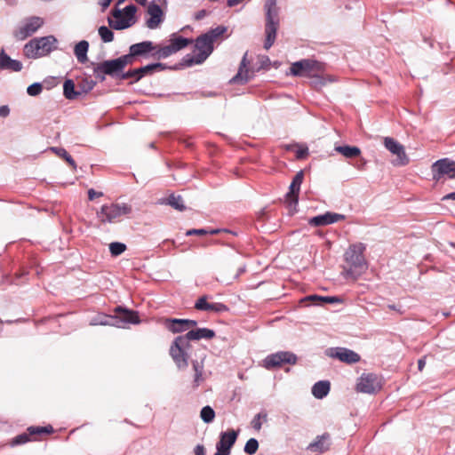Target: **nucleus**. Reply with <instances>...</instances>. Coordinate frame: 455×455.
Listing matches in <instances>:
<instances>
[{
  "instance_id": "5",
  "label": "nucleus",
  "mask_w": 455,
  "mask_h": 455,
  "mask_svg": "<svg viewBox=\"0 0 455 455\" xmlns=\"http://www.w3.org/2000/svg\"><path fill=\"white\" fill-rule=\"evenodd\" d=\"M264 7L266 11V40L264 43V48L268 50L275 43L276 32L279 27L276 0H267Z\"/></svg>"
},
{
  "instance_id": "49",
  "label": "nucleus",
  "mask_w": 455,
  "mask_h": 455,
  "mask_svg": "<svg viewBox=\"0 0 455 455\" xmlns=\"http://www.w3.org/2000/svg\"><path fill=\"white\" fill-rule=\"evenodd\" d=\"M247 79H248L247 77H243V70H242V68H241L239 72L237 73V75L231 79V82H233V83H236V82H239V81L246 82Z\"/></svg>"
},
{
  "instance_id": "10",
  "label": "nucleus",
  "mask_w": 455,
  "mask_h": 455,
  "mask_svg": "<svg viewBox=\"0 0 455 455\" xmlns=\"http://www.w3.org/2000/svg\"><path fill=\"white\" fill-rule=\"evenodd\" d=\"M136 11L137 8L133 4L127 5L123 11H115L113 18L109 20L110 27L116 30L130 28L135 23Z\"/></svg>"
},
{
  "instance_id": "44",
  "label": "nucleus",
  "mask_w": 455,
  "mask_h": 455,
  "mask_svg": "<svg viewBox=\"0 0 455 455\" xmlns=\"http://www.w3.org/2000/svg\"><path fill=\"white\" fill-rule=\"evenodd\" d=\"M301 301H310L314 305H320L321 304V296L319 295H309L305 297Z\"/></svg>"
},
{
  "instance_id": "27",
  "label": "nucleus",
  "mask_w": 455,
  "mask_h": 455,
  "mask_svg": "<svg viewBox=\"0 0 455 455\" xmlns=\"http://www.w3.org/2000/svg\"><path fill=\"white\" fill-rule=\"evenodd\" d=\"M22 68L20 61L12 60L4 50L0 52V69H10L12 71H20Z\"/></svg>"
},
{
  "instance_id": "59",
  "label": "nucleus",
  "mask_w": 455,
  "mask_h": 455,
  "mask_svg": "<svg viewBox=\"0 0 455 455\" xmlns=\"http://www.w3.org/2000/svg\"><path fill=\"white\" fill-rule=\"evenodd\" d=\"M244 61H245V56H244V57H243V62H242V64H243V63H244Z\"/></svg>"
},
{
  "instance_id": "30",
  "label": "nucleus",
  "mask_w": 455,
  "mask_h": 455,
  "mask_svg": "<svg viewBox=\"0 0 455 455\" xmlns=\"http://www.w3.org/2000/svg\"><path fill=\"white\" fill-rule=\"evenodd\" d=\"M89 49V43L85 40L80 41L76 44L74 53L80 63L87 61V52Z\"/></svg>"
},
{
  "instance_id": "25",
  "label": "nucleus",
  "mask_w": 455,
  "mask_h": 455,
  "mask_svg": "<svg viewBox=\"0 0 455 455\" xmlns=\"http://www.w3.org/2000/svg\"><path fill=\"white\" fill-rule=\"evenodd\" d=\"M195 307L197 310L217 312V313L225 312L228 309V307L226 305H224L223 303H210V302H208L206 296L200 297L196 300V302L195 304Z\"/></svg>"
},
{
  "instance_id": "2",
  "label": "nucleus",
  "mask_w": 455,
  "mask_h": 455,
  "mask_svg": "<svg viewBox=\"0 0 455 455\" xmlns=\"http://www.w3.org/2000/svg\"><path fill=\"white\" fill-rule=\"evenodd\" d=\"M227 31L224 26H218L196 38L194 55H187L185 62L188 66L203 63L213 51L214 42Z\"/></svg>"
},
{
  "instance_id": "54",
  "label": "nucleus",
  "mask_w": 455,
  "mask_h": 455,
  "mask_svg": "<svg viewBox=\"0 0 455 455\" xmlns=\"http://www.w3.org/2000/svg\"><path fill=\"white\" fill-rule=\"evenodd\" d=\"M111 2H112V0H100V4L103 8H107L110 4Z\"/></svg>"
},
{
  "instance_id": "7",
  "label": "nucleus",
  "mask_w": 455,
  "mask_h": 455,
  "mask_svg": "<svg viewBox=\"0 0 455 455\" xmlns=\"http://www.w3.org/2000/svg\"><path fill=\"white\" fill-rule=\"evenodd\" d=\"M132 212V206L127 204H104L97 212V217L102 223H112L119 220L123 216Z\"/></svg>"
},
{
  "instance_id": "36",
  "label": "nucleus",
  "mask_w": 455,
  "mask_h": 455,
  "mask_svg": "<svg viewBox=\"0 0 455 455\" xmlns=\"http://www.w3.org/2000/svg\"><path fill=\"white\" fill-rule=\"evenodd\" d=\"M200 417L204 422L211 423L215 418V412L211 406L207 405L201 410Z\"/></svg>"
},
{
  "instance_id": "17",
  "label": "nucleus",
  "mask_w": 455,
  "mask_h": 455,
  "mask_svg": "<svg viewBox=\"0 0 455 455\" xmlns=\"http://www.w3.org/2000/svg\"><path fill=\"white\" fill-rule=\"evenodd\" d=\"M326 355L349 364L358 363L361 358L357 353L346 347L330 348L326 351Z\"/></svg>"
},
{
  "instance_id": "21",
  "label": "nucleus",
  "mask_w": 455,
  "mask_h": 455,
  "mask_svg": "<svg viewBox=\"0 0 455 455\" xmlns=\"http://www.w3.org/2000/svg\"><path fill=\"white\" fill-rule=\"evenodd\" d=\"M345 220V215L336 213V212H327L324 214L317 215L313 218H311L308 220V223L311 226L315 227H320V226H326L332 223H336L341 220Z\"/></svg>"
},
{
  "instance_id": "50",
  "label": "nucleus",
  "mask_w": 455,
  "mask_h": 455,
  "mask_svg": "<svg viewBox=\"0 0 455 455\" xmlns=\"http://www.w3.org/2000/svg\"><path fill=\"white\" fill-rule=\"evenodd\" d=\"M194 452H195V455H205V450H204V445L197 444L195 448Z\"/></svg>"
},
{
  "instance_id": "47",
  "label": "nucleus",
  "mask_w": 455,
  "mask_h": 455,
  "mask_svg": "<svg viewBox=\"0 0 455 455\" xmlns=\"http://www.w3.org/2000/svg\"><path fill=\"white\" fill-rule=\"evenodd\" d=\"M180 323H184L185 326H186V330L187 331H190L191 328L195 327L197 325V322L195 321V320H188V319H183V322H181Z\"/></svg>"
},
{
  "instance_id": "9",
  "label": "nucleus",
  "mask_w": 455,
  "mask_h": 455,
  "mask_svg": "<svg viewBox=\"0 0 455 455\" xmlns=\"http://www.w3.org/2000/svg\"><path fill=\"white\" fill-rule=\"evenodd\" d=\"M128 64L129 57L124 55L117 59L106 60L98 64L94 68L93 73L97 78L100 81H104L106 75L113 76L114 74L122 71Z\"/></svg>"
},
{
  "instance_id": "22",
  "label": "nucleus",
  "mask_w": 455,
  "mask_h": 455,
  "mask_svg": "<svg viewBox=\"0 0 455 455\" xmlns=\"http://www.w3.org/2000/svg\"><path fill=\"white\" fill-rule=\"evenodd\" d=\"M238 433L235 430H228L220 434V441L216 444V449L230 454L231 448L237 439Z\"/></svg>"
},
{
  "instance_id": "40",
  "label": "nucleus",
  "mask_w": 455,
  "mask_h": 455,
  "mask_svg": "<svg viewBox=\"0 0 455 455\" xmlns=\"http://www.w3.org/2000/svg\"><path fill=\"white\" fill-rule=\"evenodd\" d=\"M99 34L102 41L105 43L112 42L114 39V33L105 26H101L99 28Z\"/></svg>"
},
{
  "instance_id": "28",
  "label": "nucleus",
  "mask_w": 455,
  "mask_h": 455,
  "mask_svg": "<svg viewBox=\"0 0 455 455\" xmlns=\"http://www.w3.org/2000/svg\"><path fill=\"white\" fill-rule=\"evenodd\" d=\"M310 79L311 85L316 90H320L328 83L335 81L331 76L325 74V69L318 72V74L316 73L315 76H313Z\"/></svg>"
},
{
  "instance_id": "1",
  "label": "nucleus",
  "mask_w": 455,
  "mask_h": 455,
  "mask_svg": "<svg viewBox=\"0 0 455 455\" xmlns=\"http://www.w3.org/2000/svg\"><path fill=\"white\" fill-rule=\"evenodd\" d=\"M214 336L215 332L207 328L190 330L186 335L178 336L170 347V355L177 367L180 370H184L188 366L190 340L209 339Z\"/></svg>"
},
{
  "instance_id": "31",
  "label": "nucleus",
  "mask_w": 455,
  "mask_h": 455,
  "mask_svg": "<svg viewBox=\"0 0 455 455\" xmlns=\"http://www.w3.org/2000/svg\"><path fill=\"white\" fill-rule=\"evenodd\" d=\"M181 322H183V319H177V318L169 319V318H167V319L164 320V324L172 333H179V332H183V331H187L185 324L180 323Z\"/></svg>"
},
{
  "instance_id": "6",
  "label": "nucleus",
  "mask_w": 455,
  "mask_h": 455,
  "mask_svg": "<svg viewBox=\"0 0 455 455\" xmlns=\"http://www.w3.org/2000/svg\"><path fill=\"white\" fill-rule=\"evenodd\" d=\"M57 39L53 36L34 38L24 46V54L28 58L36 59L45 56L56 49Z\"/></svg>"
},
{
  "instance_id": "26",
  "label": "nucleus",
  "mask_w": 455,
  "mask_h": 455,
  "mask_svg": "<svg viewBox=\"0 0 455 455\" xmlns=\"http://www.w3.org/2000/svg\"><path fill=\"white\" fill-rule=\"evenodd\" d=\"M205 358V355L203 354L199 356V359L192 360V366L194 370V379H193V387L196 388L198 387L204 381V361Z\"/></svg>"
},
{
  "instance_id": "60",
  "label": "nucleus",
  "mask_w": 455,
  "mask_h": 455,
  "mask_svg": "<svg viewBox=\"0 0 455 455\" xmlns=\"http://www.w3.org/2000/svg\"><path fill=\"white\" fill-rule=\"evenodd\" d=\"M302 155H303V152H300V153L299 154V157H301V156H302Z\"/></svg>"
},
{
  "instance_id": "11",
  "label": "nucleus",
  "mask_w": 455,
  "mask_h": 455,
  "mask_svg": "<svg viewBox=\"0 0 455 455\" xmlns=\"http://www.w3.org/2000/svg\"><path fill=\"white\" fill-rule=\"evenodd\" d=\"M169 43L170 44L168 45L159 47L157 51L152 54V57L158 60L165 59L176 53L180 50L187 47L189 44L192 43V40L184 38L181 36H178L176 34H172Z\"/></svg>"
},
{
  "instance_id": "34",
  "label": "nucleus",
  "mask_w": 455,
  "mask_h": 455,
  "mask_svg": "<svg viewBox=\"0 0 455 455\" xmlns=\"http://www.w3.org/2000/svg\"><path fill=\"white\" fill-rule=\"evenodd\" d=\"M64 96L68 100H75L79 95V92L75 91V84L72 80H66L63 84Z\"/></svg>"
},
{
  "instance_id": "12",
  "label": "nucleus",
  "mask_w": 455,
  "mask_h": 455,
  "mask_svg": "<svg viewBox=\"0 0 455 455\" xmlns=\"http://www.w3.org/2000/svg\"><path fill=\"white\" fill-rule=\"evenodd\" d=\"M385 148L396 158L392 162L395 166H405L410 159L405 152L404 147L391 137H385L383 140Z\"/></svg>"
},
{
  "instance_id": "19",
  "label": "nucleus",
  "mask_w": 455,
  "mask_h": 455,
  "mask_svg": "<svg viewBox=\"0 0 455 455\" xmlns=\"http://www.w3.org/2000/svg\"><path fill=\"white\" fill-rule=\"evenodd\" d=\"M53 432V428L52 426L48 427H30L28 428V433H23L17 435L12 442V445L24 444L30 441V436L42 435V434H51Z\"/></svg>"
},
{
  "instance_id": "52",
  "label": "nucleus",
  "mask_w": 455,
  "mask_h": 455,
  "mask_svg": "<svg viewBox=\"0 0 455 455\" xmlns=\"http://www.w3.org/2000/svg\"><path fill=\"white\" fill-rule=\"evenodd\" d=\"M425 365H426V359H425V357H422L418 361L419 371H421L423 370V368L425 367Z\"/></svg>"
},
{
  "instance_id": "8",
  "label": "nucleus",
  "mask_w": 455,
  "mask_h": 455,
  "mask_svg": "<svg viewBox=\"0 0 455 455\" xmlns=\"http://www.w3.org/2000/svg\"><path fill=\"white\" fill-rule=\"evenodd\" d=\"M325 69V65L315 60L305 59L296 61L290 68V74L294 76L311 78L313 76Z\"/></svg>"
},
{
  "instance_id": "24",
  "label": "nucleus",
  "mask_w": 455,
  "mask_h": 455,
  "mask_svg": "<svg viewBox=\"0 0 455 455\" xmlns=\"http://www.w3.org/2000/svg\"><path fill=\"white\" fill-rule=\"evenodd\" d=\"M330 438L331 436L328 433L318 435L314 442L308 444L307 450L315 453H323L330 449Z\"/></svg>"
},
{
  "instance_id": "16",
  "label": "nucleus",
  "mask_w": 455,
  "mask_h": 455,
  "mask_svg": "<svg viewBox=\"0 0 455 455\" xmlns=\"http://www.w3.org/2000/svg\"><path fill=\"white\" fill-rule=\"evenodd\" d=\"M44 24V20L40 17H30L26 20L22 26H20L14 32V36L18 40H24L29 36L33 35Z\"/></svg>"
},
{
  "instance_id": "58",
  "label": "nucleus",
  "mask_w": 455,
  "mask_h": 455,
  "mask_svg": "<svg viewBox=\"0 0 455 455\" xmlns=\"http://www.w3.org/2000/svg\"><path fill=\"white\" fill-rule=\"evenodd\" d=\"M5 1L10 5H13L17 3V0H5Z\"/></svg>"
},
{
  "instance_id": "15",
  "label": "nucleus",
  "mask_w": 455,
  "mask_h": 455,
  "mask_svg": "<svg viewBox=\"0 0 455 455\" xmlns=\"http://www.w3.org/2000/svg\"><path fill=\"white\" fill-rule=\"evenodd\" d=\"M297 362V356L287 351H281L272 355H267L264 361L263 365L266 369H273L275 367H280L284 363L295 364Z\"/></svg>"
},
{
  "instance_id": "48",
  "label": "nucleus",
  "mask_w": 455,
  "mask_h": 455,
  "mask_svg": "<svg viewBox=\"0 0 455 455\" xmlns=\"http://www.w3.org/2000/svg\"><path fill=\"white\" fill-rule=\"evenodd\" d=\"M102 196H103L102 192H97L93 188H91L88 190V198L91 201L95 199L96 197H100Z\"/></svg>"
},
{
  "instance_id": "3",
  "label": "nucleus",
  "mask_w": 455,
  "mask_h": 455,
  "mask_svg": "<svg viewBox=\"0 0 455 455\" xmlns=\"http://www.w3.org/2000/svg\"><path fill=\"white\" fill-rule=\"evenodd\" d=\"M364 251L365 245L358 243L351 244L345 251V265L342 273L345 278H351L355 281L367 269V263L363 255Z\"/></svg>"
},
{
  "instance_id": "41",
  "label": "nucleus",
  "mask_w": 455,
  "mask_h": 455,
  "mask_svg": "<svg viewBox=\"0 0 455 455\" xmlns=\"http://www.w3.org/2000/svg\"><path fill=\"white\" fill-rule=\"evenodd\" d=\"M259 448V443L255 438L249 439L244 446V452L249 455H253L256 453Z\"/></svg>"
},
{
  "instance_id": "35",
  "label": "nucleus",
  "mask_w": 455,
  "mask_h": 455,
  "mask_svg": "<svg viewBox=\"0 0 455 455\" xmlns=\"http://www.w3.org/2000/svg\"><path fill=\"white\" fill-rule=\"evenodd\" d=\"M167 204H170L172 208L180 212L184 211L186 208L180 196H170Z\"/></svg>"
},
{
  "instance_id": "18",
  "label": "nucleus",
  "mask_w": 455,
  "mask_h": 455,
  "mask_svg": "<svg viewBox=\"0 0 455 455\" xmlns=\"http://www.w3.org/2000/svg\"><path fill=\"white\" fill-rule=\"evenodd\" d=\"M159 47L155 45L151 41H144L134 44L130 46V53L125 56L129 57V64L132 62V59L137 56H147L150 52L151 55L157 51Z\"/></svg>"
},
{
  "instance_id": "56",
  "label": "nucleus",
  "mask_w": 455,
  "mask_h": 455,
  "mask_svg": "<svg viewBox=\"0 0 455 455\" xmlns=\"http://www.w3.org/2000/svg\"><path fill=\"white\" fill-rule=\"evenodd\" d=\"M220 232V229H212L210 231H208V234L210 235H216Z\"/></svg>"
},
{
  "instance_id": "51",
  "label": "nucleus",
  "mask_w": 455,
  "mask_h": 455,
  "mask_svg": "<svg viewBox=\"0 0 455 455\" xmlns=\"http://www.w3.org/2000/svg\"><path fill=\"white\" fill-rule=\"evenodd\" d=\"M10 113V109L7 106L0 107V116L6 117Z\"/></svg>"
},
{
  "instance_id": "45",
  "label": "nucleus",
  "mask_w": 455,
  "mask_h": 455,
  "mask_svg": "<svg viewBox=\"0 0 455 455\" xmlns=\"http://www.w3.org/2000/svg\"><path fill=\"white\" fill-rule=\"evenodd\" d=\"M340 299L338 297L334 296H321V304L322 303H337L339 302Z\"/></svg>"
},
{
  "instance_id": "32",
  "label": "nucleus",
  "mask_w": 455,
  "mask_h": 455,
  "mask_svg": "<svg viewBox=\"0 0 455 455\" xmlns=\"http://www.w3.org/2000/svg\"><path fill=\"white\" fill-rule=\"evenodd\" d=\"M335 151L341 154L343 156L347 158H354L358 156L361 154V150L358 147L355 146H337L335 147Z\"/></svg>"
},
{
  "instance_id": "14",
  "label": "nucleus",
  "mask_w": 455,
  "mask_h": 455,
  "mask_svg": "<svg viewBox=\"0 0 455 455\" xmlns=\"http://www.w3.org/2000/svg\"><path fill=\"white\" fill-rule=\"evenodd\" d=\"M381 388L379 378L374 373H363L357 379L356 391L373 394Z\"/></svg>"
},
{
  "instance_id": "43",
  "label": "nucleus",
  "mask_w": 455,
  "mask_h": 455,
  "mask_svg": "<svg viewBox=\"0 0 455 455\" xmlns=\"http://www.w3.org/2000/svg\"><path fill=\"white\" fill-rule=\"evenodd\" d=\"M303 179H304V173L302 171H299V172H297V174L294 176L291 183L294 184L295 186H297V188H299L300 189V186L303 182Z\"/></svg>"
},
{
  "instance_id": "57",
  "label": "nucleus",
  "mask_w": 455,
  "mask_h": 455,
  "mask_svg": "<svg viewBox=\"0 0 455 455\" xmlns=\"http://www.w3.org/2000/svg\"><path fill=\"white\" fill-rule=\"evenodd\" d=\"M214 455H229L227 452H224L220 450H217V452Z\"/></svg>"
},
{
  "instance_id": "55",
  "label": "nucleus",
  "mask_w": 455,
  "mask_h": 455,
  "mask_svg": "<svg viewBox=\"0 0 455 455\" xmlns=\"http://www.w3.org/2000/svg\"><path fill=\"white\" fill-rule=\"evenodd\" d=\"M443 199V200H449V199L455 200V192H452V193H450V194L444 196Z\"/></svg>"
},
{
  "instance_id": "23",
  "label": "nucleus",
  "mask_w": 455,
  "mask_h": 455,
  "mask_svg": "<svg viewBox=\"0 0 455 455\" xmlns=\"http://www.w3.org/2000/svg\"><path fill=\"white\" fill-rule=\"evenodd\" d=\"M148 13L150 17L146 21L147 27L150 29L156 28L163 21L161 7L155 3H151L148 7Z\"/></svg>"
},
{
  "instance_id": "37",
  "label": "nucleus",
  "mask_w": 455,
  "mask_h": 455,
  "mask_svg": "<svg viewBox=\"0 0 455 455\" xmlns=\"http://www.w3.org/2000/svg\"><path fill=\"white\" fill-rule=\"evenodd\" d=\"M267 420V414L266 412L258 413L251 420V427L256 430L259 431L263 422Z\"/></svg>"
},
{
  "instance_id": "46",
  "label": "nucleus",
  "mask_w": 455,
  "mask_h": 455,
  "mask_svg": "<svg viewBox=\"0 0 455 455\" xmlns=\"http://www.w3.org/2000/svg\"><path fill=\"white\" fill-rule=\"evenodd\" d=\"M208 234V230L206 229H204V228H200V229H189L187 231L186 235H207Z\"/></svg>"
},
{
  "instance_id": "38",
  "label": "nucleus",
  "mask_w": 455,
  "mask_h": 455,
  "mask_svg": "<svg viewBox=\"0 0 455 455\" xmlns=\"http://www.w3.org/2000/svg\"><path fill=\"white\" fill-rule=\"evenodd\" d=\"M299 190L300 189L299 188H297V186L291 183L290 188H289V192L286 195L287 200H289L291 203L296 204L299 200Z\"/></svg>"
},
{
  "instance_id": "42",
  "label": "nucleus",
  "mask_w": 455,
  "mask_h": 455,
  "mask_svg": "<svg viewBox=\"0 0 455 455\" xmlns=\"http://www.w3.org/2000/svg\"><path fill=\"white\" fill-rule=\"evenodd\" d=\"M42 90V84L40 83H35L28 87L27 92L30 96H36L41 93Z\"/></svg>"
},
{
  "instance_id": "39",
  "label": "nucleus",
  "mask_w": 455,
  "mask_h": 455,
  "mask_svg": "<svg viewBox=\"0 0 455 455\" xmlns=\"http://www.w3.org/2000/svg\"><path fill=\"white\" fill-rule=\"evenodd\" d=\"M126 250V245L123 243L114 242L109 244V251L112 256H118Z\"/></svg>"
},
{
  "instance_id": "53",
  "label": "nucleus",
  "mask_w": 455,
  "mask_h": 455,
  "mask_svg": "<svg viewBox=\"0 0 455 455\" xmlns=\"http://www.w3.org/2000/svg\"><path fill=\"white\" fill-rule=\"evenodd\" d=\"M206 16V11L204 10H202L200 12H198L196 14V20H201L203 19L204 17Z\"/></svg>"
},
{
  "instance_id": "4",
  "label": "nucleus",
  "mask_w": 455,
  "mask_h": 455,
  "mask_svg": "<svg viewBox=\"0 0 455 455\" xmlns=\"http://www.w3.org/2000/svg\"><path fill=\"white\" fill-rule=\"evenodd\" d=\"M116 315L110 316L106 315H99L95 317L92 324L93 325H112L118 328H123L128 323H139L140 319L136 312L126 310L122 307L116 308Z\"/></svg>"
},
{
  "instance_id": "20",
  "label": "nucleus",
  "mask_w": 455,
  "mask_h": 455,
  "mask_svg": "<svg viewBox=\"0 0 455 455\" xmlns=\"http://www.w3.org/2000/svg\"><path fill=\"white\" fill-rule=\"evenodd\" d=\"M164 68V66L162 63L148 64L147 66H144V67H141L139 68L129 70L128 72L123 74L122 77L124 79L134 78V82H137L140 78H142L144 76H146L147 74H149L151 72L157 71V70H162Z\"/></svg>"
},
{
  "instance_id": "13",
  "label": "nucleus",
  "mask_w": 455,
  "mask_h": 455,
  "mask_svg": "<svg viewBox=\"0 0 455 455\" xmlns=\"http://www.w3.org/2000/svg\"><path fill=\"white\" fill-rule=\"evenodd\" d=\"M433 179L439 181L442 179H455V162L448 158L440 159L432 164Z\"/></svg>"
},
{
  "instance_id": "29",
  "label": "nucleus",
  "mask_w": 455,
  "mask_h": 455,
  "mask_svg": "<svg viewBox=\"0 0 455 455\" xmlns=\"http://www.w3.org/2000/svg\"><path fill=\"white\" fill-rule=\"evenodd\" d=\"M330 382L327 380H321L316 382L312 387V394L317 399H323L330 391Z\"/></svg>"
},
{
  "instance_id": "33",
  "label": "nucleus",
  "mask_w": 455,
  "mask_h": 455,
  "mask_svg": "<svg viewBox=\"0 0 455 455\" xmlns=\"http://www.w3.org/2000/svg\"><path fill=\"white\" fill-rule=\"evenodd\" d=\"M50 150L53 152L58 156L63 158L71 167L73 170L76 169V164L74 159L71 157V156L67 152V150L63 148H58V147H52L50 148Z\"/></svg>"
}]
</instances>
